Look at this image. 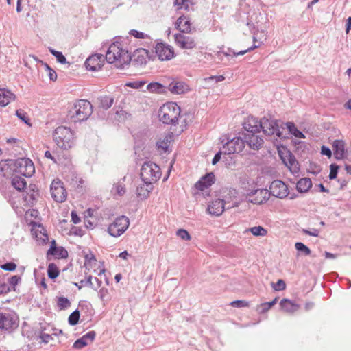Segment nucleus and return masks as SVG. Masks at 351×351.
Returning <instances> with one entry per match:
<instances>
[{"mask_svg":"<svg viewBox=\"0 0 351 351\" xmlns=\"http://www.w3.org/2000/svg\"><path fill=\"white\" fill-rule=\"evenodd\" d=\"M43 66L46 69V70L48 71V75L51 80L56 81L57 79V74L54 70L51 69L49 66L47 64H43Z\"/></svg>","mask_w":351,"mask_h":351,"instance_id":"nucleus-52","label":"nucleus"},{"mask_svg":"<svg viewBox=\"0 0 351 351\" xmlns=\"http://www.w3.org/2000/svg\"><path fill=\"white\" fill-rule=\"evenodd\" d=\"M271 195L269 191L265 189H259L252 191L247 194L248 201L256 204H261L267 202Z\"/></svg>","mask_w":351,"mask_h":351,"instance_id":"nucleus-14","label":"nucleus"},{"mask_svg":"<svg viewBox=\"0 0 351 351\" xmlns=\"http://www.w3.org/2000/svg\"><path fill=\"white\" fill-rule=\"evenodd\" d=\"M18 326V317L13 312H0V329L11 330Z\"/></svg>","mask_w":351,"mask_h":351,"instance_id":"nucleus-9","label":"nucleus"},{"mask_svg":"<svg viewBox=\"0 0 351 351\" xmlns=\"http://www.w3.org/2000/svg\"><path fill=\"white\" fill-rule=\"evenodd\" d=\"M112 191H114V192L118 195L122 196L125 194L126 190H125V185L122 182H119L114 184Z\"/></svg>","mask_w":351,"mask_h":351,"instance_id":"nucleus-42","label":"nucleus"},{"mask_svg":"<svg viewBox=\"0 0 351 351\" xmlns=\"http://www.w3.org/2000/svg\"><path fill=\"white\" fill-rule=\"evenodd\" d=\"M145 84V82L144 81H134L127 83L126 86L133 88L139 89L141 88Z\"/></svg>","mask_w":351,"mask_h":351,"instance_id":"nucleus-51","label":"nucleus"},{"mask_svg":"<svg viewBox=\"0 0 351 351\" xmlns=\"http://www.w3.org/2000/svg\"><path fill=\"white\" fill-rule=\"evenodd\" d=\"M277 301H278V298H276L275 299H274L272 301H271L269 302H265V303L261 304V306L262 308L261 310V312L262 313H264L267 312L274 305H275L277 303Z\"/></svg>","mask_w":351,"mask_h":351,"instance_id":"nucleus-46","label":"nucleus"},{"mask_svg":"<svg viewBox=\"0 0 351 351\" xmlns=\"http://www.w3.org/2000/svg\"><path fill=\"white\" fill-rule=\"evenodd\" d=\"M168 90L173 94H183L189 90L188 86L179 81H173L168 86Z\"/></svg>","mask_w":351,"mask_h":351,"instance_id":"nucleus-26","label":"nucleus"},{"mask_svg":"<svg viewBox=\"0 0 351 351\" xmlns=\"http://www.w3.org/2000/svg\"><path fill=\"white\" fill-rule=\"evenodd\" d=\"M245 138V141L249 147L255 150H258L261 148L264 143L263 138L256 135L254 133L248 134Z\"/></svg>","mask_w":351,"mask_h":351,"instance_id":"nucleus-25","label":"nucleus"},{"mask_svg":"<svg viewBox=\"0 0 351 351\" xmlns=\"http://www.w3.org/2000/svg\"><path fill=\"white\" fill-rule=\"evenodd\" d=\"M21 278L19 276L14 275L9 279V284L15 287L20 282Z\"/></svg>","mask_w":351,"mask_h":351,"instance_id":"nucleus-61","label":"nucleus"},{"mask_svg":"<svg viewBox=\"0 0 351 351\" xmlns=\"http://www.w3.org/2000/svg\"><path fill=\"white\" fill-rule=\"evenodd\" d=\"M71 305L70 301L64 297H60L58 300V306L60 309H65Z\"/></svg>","mask_w":351,"mask_h":351,"instance_id":"nucleus-47","label":"nucleus"},{"mask_svg":"<svg viewBox=\"0 0 351 351\" xmlns=\"http://www.w3.org/2000/svg\"><path fill=\"white\" fill-rule=\"evenodd\" d=\"M108 291L106 288H101L99 292V298L101 300H106L108 296Z\"/></svg>","mask_w":351,"mask_h":351,"instance_id":"nucleus-62","label":"nucleus"},{"mask_svg":"<svg viewBox=\"0 0 351 351\" xmlns=\"http://www.w3.org/2000/svg\"><path fill=\"white\" fill-rule=\"evenodd\" d=\"M259 121L255 119H249L247 123H245V129L250 132V134L256 133L259 132Z\"/></svg>","mask_w":351,"mask_h":351,"instance_id":"nucleus-33","label":"nucleus"},{"mask_svg":"<svg viewBox=\"0 0 351 351\" xmlns=\"http://www.w3.org/2000/svg\"><path fill=\"white\" fill-rule=\"evenodd\" d=\"M47 254H51L57 258H64L68 256V252L63 247H56V242L53 240L51 247L47 251Z\"/></svg>","mask_w":351,"mask_h":351,"instance_id":"nucleus-28","label":"nucleus"},{"mask_svg":"<svg viewBox=\"0 0 351 351\" xmlns=\"http://www.w3.org/2000/svg\"><path fill=\"white\" fill-rule=\"evenodd\" d=\"M287 128H288L289 132L293 135L294 136L299 138H304L305 136L304 134L298 130L295 124L292 122H287L286 123Z\"/></svg>","mask_w":351,"mask_h":351,"instance_id":"nucleus-37","label":"nucleus"},{"mask_svg":"<svg viewBox=\"0 0 351 351\" xmlns=\"http://www.w3.org/2000/svg\"><path fill=\"white\" fill-rule=\"evenodd\" d=\"M40 337L42 341L45 343H48L51 339H52L51 335L47 334V333L41 334Z\"/></svg>","mask_w":351,"mask_h":351,"instance_id":"nucleus-63","label":"nucleus"},{"mask_svg":"<svg viewBox=\"0 0 351 351\" xmlns=\"http://www.w3.org/2000/svg\"><path fill=\"white\" fill-rule=\"evenodd\" d=\"M223 200L227 209L239 206L240 202L238 199V191L235 189H228Z\"/></svg>","mask_w":351,"mask_h":351,"instance_id":"nucleus-19","label":"nucleus"},{"mask_svg":"<svg viewBox=\"0 0 351 351\" xmlns=\"http://www.w3.org/2000/svg\"><path fill=\"white\" fill-rule=\"evenodd\" d=\"M14 171L25 177H31L35 172L33 162L27 158H21L14 161Z\"/></svg>","mask_w":351,"mask_h":351,"instance_id":"nucleus-6","label":"nucleus"},{"mask_svg":"<svg viewBox=\"0 0 351 351\" xmlns=\"http://www.w3.org/2000/svg\"><path fill=\"white\" fill-rule=\"evenodd\" d=\"M49 51L52 55H53L58 62L61 64H66V59L64 56L62 52L56 51L55 49H50Z\"/></svg>","mask_w":351,"mask_h":351,"instance_id":"nucleus-43","label":"nucleus"},{"mask_svg":"<svg viewBox=\"0 0 351 351\" xmlns=\"http://www.w3.org/2000/svg\"><path fill=\"white\" fill-rule=\"evenodd\" d=\"M180 108L174 102L163 104L158 110L159 120L165 124L176 125L180 115Z\"/></svg>","mask_w":351,"mask_h":351,"instance_id":"nucleus-4","label":"nucleus"},{"mask_svg":"<svg viewBox=\"0 0 351 351\" xmlns=\"http://www.w3.org/2000/svg\"><path fill=\"white\" fill-rule=\"evenodd\" d=\"M282 311L289 313H293L300 308V305L289 299H282L280 302Z\"/></svg>","mask_w":351,"mask_h":351,"instance_id":"nucleus-29","label":"nucleus"},{"mask_svg":"<svg viewBox=\"0 0 351 351\" xmlns=\"http://www.w3.org/2000/svg\"><path fill=\"white\" fill-rule=\"evenodd\" d=\"M105 60L106 56L104 57L103 54L95 53L86 59L85 66L88 70L97 71L101 68Z\"/></svg>","mask_w":351,"mask_h":351,"instance_id":"nucleus-16","label":"nucleus"},{"mask_svg":"<svg viewBox=\"0 0 351 351\" xmlns=\"http://www.w3.org/2000/svg\"><path fill=\"white\" fill-rule=\"evenodd\" d=\"M176 27L182 33H190L191 32V21L186 16H181L176 22Z\"/></svg>","mask_w":351,"mask_h":351,"instance_id":"nucleus-22","label":"nucleus"},{"mask_svg":"<svg viewBox=\"0 0 351 351\" xmlns=\"http://www.w3.org/2000/svg\"><path fill=\"white\" fill-rule=\"evenodd\" d=\"M345 142L343 140H335L332 143V149L336 159L342 160L346 155Z\"/></svg>","mask_w":351,"mask_h":351,"instance_id":"nucleus-23","label":"nucleus"},{"mask_svg":"<svg viewBox=\"0 0 351 351\" xmlns=\"http://www.w3.org/2000/svg\"><path fill=\"white\" fill-rule=\"evenodd\" d=\"M32 224V230L31 232L33 235L36 237L38 241H40L42 244L47 242L48 240V235L46 233V230L44 227L36 223L31 222Z\"/></svg>","mask_w":351,"mask_h":351,"instance_id":"nucleus-20","label":"nucleus"},{"mask_svg":"<svg viewBox=\"0 0 351 351\" xmlns=\"http://www.w3.org/2000/svg\"><path fill=\"white\" fill-rule=\"evenodd\" d=\"M271 195L283 199L289 195V189L287 184L279 180H274L269 186Z\"/></svg>","mask_w":351,"mask_h":351,"instance_id":"nucleus-11","label":"nucleus"},{"mask_svg":"<svg viewBox=\"0 0 351 351\" xmlns=\"http://www.w3.org/2000/svg\"><path fill=\"white\" fill-rule=\"evenodd\" d=\"M51 193L53 199L57 202H63L67 197L66 191L63 182L60 180H54L51 184Z\"/></svg>","mask_w":351,"mask_h":351,"instance_id":"nucleus-8","label":"nucleus"},{"mask_svg":"<svg viewBox=\"0 0 351 351\" xmlns=\"http://www.w3.org/2000/svg\"><path fill=\"white\" fill-rule=\"evenodd\" d=\"M245 147L244 141L240 137H236L228 141L223 147L225 154H232L241 152Z\"/></svg>","mask_w":351,"mask_h":351,"instance_id":"nucleus-13","label":"nucleus"},{"mask_svg":"<svg viewBox=\"0 0 351 351\" xmlns=\"http://www.w3.org/2000/svg\"><path fill=\"white\" fill-rule=\"evenodd\" d=\"M153 189L152 183H143L142 185L137 186L136 195L141 199H145L149 197V193Z\"/></svg>","mask_w":351,"mask_h":351,"instance_id":"nucleus-30","label":"nucleus"},{"mask_svg":"<svg viewBox=\"0 0 351 351\" xmlns=\"http://www.w3.org/2000/svg\"><path fill=\"white\" fill-rule=\"evenodd\" d=\"M155 52L160 60H170L174 55L173 49L162 43L156 45Z\"/></svg>","mask_w":351,"mask_h":351,"instance_id":"nucleus-17","label":"nucleus"},{"mask_svg":"<svg viewBox=\"0 0 351 351\" xmlns=\"http://www.w3.org/2000/svg\"><path fill=\"white\" fill-rule=\"evenodd\" d=\"M71 221L77 224L80 222L81 219L80 217L77 215V213L74 211L71 212Z\"/></svg>","mask_w":351,"mask_h":351,"instance_id":"nucleus-64","label":"nucleus"},{"mask_svg":"<svg viewBox=\"0 0 351 351\" xmlns=\"http://www.w3.org/2000/svg\"><path fill=\"white\" fill-rule=\"evenodd\" d=\"M227 209L224 201L221 199H217L212 201L208 206V213L213 216H220Z\"/></svg>","mask_w":351,"mask_h":351,"instance_id":"nucleus-18","label":"nucleus"},{"mask_svg":"<svg viewBox=\"0 0 351 351\" xmlns=\"http://www.w3.org/2000/svg\"><path fill=\"white\" fill-rule=\"evenodd\" d=\"M16 98L15 95L7 88H0V106H5Z\"/></svg>","mask_w":351,"mask_h":351,"instance_id":"nucleus-27","label":"nucleus"},{"mask_svg":"<svg viewBox=\"0 0 351 351\" xmlns=\"http://www.w3.org/2000/svg\"><path fill=\"white\" fill-rule=\"evenodd\" d=\"M295 249L303 255L308 256L311 254V250L306 245L301 242H297L295 244Z\"/></svg>","mask_w":351,"mask_h":351,"instance_id":"nucleus-40","label":"nucleus"},{"mask_svg":"<svg viewBox=\"0 0 351 351\" xmlns=\"http://www.w3.org/2000/svg\"><path fill=\"white\" fill-rule=\"evenodd\" d=\"M38 191L35 185H30L29 191L24 195L23 199L27 206H33L38 197Z\"/></svg>","mask_w":351,"mask_h":351,"instance_id":"nucleus-24","label":"nucleus"},{"mask_svg":"<svg viewBox=\"0 0 351 351\" xmlns=\"http://www.w3.org/2000/svg\"><path fill=\"white\" fill-rule=\"evenodd\" d=\"M330 171L329 174V178L330 180H333L337 178L339 167L337 165L332 164L330 165Z\"/></svg>","mask_w":351,"mask_h":351,"instance_id":"nucleus-53","label":"nucleus"},{"mask_svg":"<svg viewBox=\"0 0 351 351\" xmlns=\"http://www.w3.org/2000/svg\"><path fill=\"white\" fill-rule=\"evenodd\" d=\"M80 319V313L77 310L73 311L69 317V323L71 326H75L78 323Z\"/></svg>","mask_w":351,"mask_h":351,"instance_id":"nucleus-44","label":"nucleus"},{"mask_svg":"<svg viewBox=\"0 0 351 351\" xmlns=\"http://www.w3.org/2000/svg\"><path fill=\"white\" fill-rule=\"evenodd\" d=\"M88 344V342L87 341H86L85 337H84L82 336L81 338L77 339L74 342V343L73 345V348H74L75 349H82L84 347L86 346Z\"/></svg>","mask_w":351,"mask_h":351,"instance_id":"nucleus-45","label":"nucleus"},{"mask_svg":"<svg viewBox=\"0 0 351 351\" xmlns=\"http://www.w3.org/2000/svg\"><path fill=\"white\" fill-rule=\"evenodd\" d=\"M259 130L262 129L265 134L270 136L276 134L277 136L280 137L281 134L278 129V125L276 120L268 119L263 118L259 121Z\"/></svg>","mask_w":351,"mask_h":351,"instance_id":"nucleus-10","label":"nucleus"},{"mask_svg":"<svg viewBox=\"0 0 351 351\" xmlns=\"http://www.w3.org/2000/svg\"><path fill=\"white\" fill-rule=\"evenodd\" d=\"M174 40L177 46L183 49H193L197 45L195 38L181 33L175 34Z\"/></svg>","mask_w":351,"mask_h":351,"instance_id":"nucleus-12","label":"nucleus"},{"mask_svg":"<svg viewBox=\"0 0 351 351\" xmlns=\"http://www.w3.org/2000/svg\"><path fill=\"white\" fill-rule=\"evenodd\" d=\"M16 116L25 123H27L28 119L26 116V113L22 110H17L16 111Z\"/></svg>","mask_w":351,"mask_h":351,"instance_id":"nucleus-57","label":"nucleus"},{"mask_svg":"<svg viewBox=\"0 0 351 351\" xmlns=\"http://www.w3.org/2000/svg\"><path fill=\"white\" fill-rule=\"evenodd\" d=\"M12 185L20 191L26 187L27 182L25 178L15 176L12 179Z\"/></svg>","mask_w":351,"mask_h":351,"instance_id":"nucleus-34","label":"nucleus"},{"mask_svg":"<svg viewBox=\"0 0 351 351\" xmlns=\"http://www.w3.org/2000/svg\"><path fill=\"white\" fill-rule=\"evenodd\" d=\"M96 336V332L93 330L88 332L86 334L84 335L83 337H85L86 341L89 343L93 341Z\"/></svg>","mask_w":351,"mask_h":351,"instance_id":"nucleus-56","label":"nucleus"},{"mask_svg":"<svg viewBox=\"0 0 351 351\" xmlns=\"http://www.w3.org/2000/svg\"><path fill=\"white\" fill-rule=\"evenodd\" d=\"M130 221L128 217L122 215L115 219L108 228V233L114 237L121 236L128 228Z\"/></svg>","mask_w":351,"mask_h":351,"instance_id":"nucleus-7","label":"nucleus"},{"mask_svg":"<svg viewBox=\"0 0 351 351\" xmlns=\"http://www.w3.org/2000/svg\"><path fill=\"white\" fill-rule=\"evenodd\" d=\"M1 268L5 271H14L16 268V265L14 263H6L1 265Z\"/></svg>","mask_w":351,"mask_h":351,"instance_id":"nucleus-54","label":"nucleus"},{"mask_svg":"<svg viewBox=\"0 0 351 351\" xmlns=\"http://www.w3.org/2000/svg\"><path fill=\"white\" fill-rule=\"evenodd\" d=\"M38 215V212L34 209H29L25 213V218L29 220L30 217L36 218Z\"/></svg>","mask_w":351,"mask_h":351,"instance_id":"nucleus-58","label":"nucleus"},{"mask_svg":"<svg viewBox=\"0 0 351 351\" xmlns=\"http://www.w3.org/2000/svg\"><path fill=\"white\" fill-rule=\"evenodd\" d=\"M259 47V45H253L252 47H249L248 49H245V50H243V51H239L237 53L236 52H233L232 54H233V56H240V55H244L245 53H246L248 51H250L256 48H258Z\"/></svg>","mask_w":351,"mask_h":351,"instance_id":"nucleus-59","label":"nucleus"},{"mask_svg":"<svg viewBox=\"0 0 351 351\" xmlns=\"http://www.w3.org/2000/svg\"><path fill=\"white\" fill-rule=\"evenodd\" d=\"M230 305L236 308H241L248 306V302L243 300H235L230 303Z\"/></svg>","mask_w":351,"mask_h":351,"instance_id":"nucleus-55","label":"nucleus"},{"mask_svg":"<svg viewBox=\"0 0 351 351\" xmlns=\"http://www.w3.org/2000/svg\"><path fill=\"white\" fill-rule=\"evenodd\" d=\"M134 57L135 58V61L138 63L141 64H145L147 62V52L145 49H138L135 52Z\"/></svg>","mask_w":351,"mask_h":351,"instance_id":"nucleus-36","label":"nucleus"},{"mask_svg":"<svg viewBox=\"0 0 351 351\" xmlns=\"http://www.w3.org/2000/svg\"><path fill=\"white\" fill-rule=\"evenodd\" d=\"M161 176L160 169L156 163L146 161L141 169V178L145 183H153Z\"/></svg>","mask_w":351,"mask_h":351,"instance_id":"nucleus-5","label":"nucleus"},{"mask_svg":"<svg viewBox=\"0 0 351 351\" xmlns=\"http://www.w3.org/2000/svg\"><path fill=\"white\" fill-rule=\"evenodd\" d=\"M147 89L153 93H163L165 92L166 88L160 83L152 82L147 86Z\"/></svg>","mask_w":351,"mask_h":351,"instance_id":"nucleus-35","label":"nucleus"},{"mask_svg":"<svg viewBox=\"0 0 351 351\" xmlns=\"http://www.w3.org/2000/svg\"><path fill=\"white\" fill-rule=\"evenodd\" d=\"M173 133H168L162 138H160L157 141V147L163 150L164 152H167L168 150L170 143L173 141Z\"/></svg>","mask_w":351,"mask_h":351,"instance_id":"nucleus-31","label":"nucleus"},{"mask_svg":"<svg viewBox=\"0 0 351 351\" xmlns=\"http://www.w3.org/2000/svg\"><path fill=\"white\" fill-rule=\"evenodd\" d=\"M114 103L113 98L105 96L100 99L99 106L105 110L110 108Z\"/></svg>","mask_w":351,"mask_h":351,"instance_id":"nucleus-38","label":"nucleus"},{"mask_svg":"<svg viewBox=\"0 0 351 351\" xmlns=\"http://www.w3.org/2000/svg\"><path fill=\"white\" fill-rule=\"evenodd\" d=\"M272 287L276 291H282L286 288V284L283 280H278L276 283H272Z\"/></svg>","mask_w":351,"mask_h":351,"instance_id":"nucleus-50","label":"nucleus"},{"mask_svg":"<svg viewBox=\"0 0 351 351\" xmlns=\"http://www.w3.org/2000/svg\"><path fill=\"white\" fill-rule=\"evenodd\" d=\"M279 154L283 163L293 173L299 172L300 165L292 153L289 151H286L285 152H280Z\"/></svg>","mask_w":351,"mask_h":351,"instance_id":"nucleus-15","label":"nucleus"},{"mask_svg":"<svg viewBox=\"0 0 351 351\" xmlns=\"http://www.w3.org/2000/svg\"><path fill=\"white\" fill-rule=\"evenodd\" d=\"M47 274L49 278L54 279L59 275V270L57 266L53 263H50L47 268Z\"/></svg>","mask_w":351,"mask_h":351,"instance_id":"nucleus-39","label":"nucleus"},{"mask_svg":"<svg viewBox=\"0 0 351 351\" xmlns=\"http://www.w3.org/2000/svg\"><path fill=\"white\" fill-rule=\"evenodd\" d=\"M53 138L56 145L62 149L71 148L75 144V134L69 128L58 127L53 132Z\"/></svg>","mask_w":351,"mask_h":351,"instance_id":"nucleus-3","label":"nucleus"},{"mask_svg":"<svg viewBox=\"0 0 351 351\" xmlns=\"http://www.w3.org/2000/svg\"><path fill=\"white\" fill-rule=\"evenodd\" d=\"M215 182V175L213 173H208L201 178V179L195 183V188L200 191H204L210 186Z\"/></svg>","mask_w":351,"mask_h":351,"instance_id":"nucleus-21","label":"nucleus"},{"mask_svg":"<svg viewBox=\"0 0 351 351\" xmlns=\"http://www.w3.org/2000/svg\"><path fill=\"white\" fill-rule=\"evenodd\" d=\"M312 186V182L310 178H304L298 180L296 184V189L300 193H306Z\"/></svg>","mask_w":351,"mask_h":351,"instance_id":"nucleus-32","label":"nucleus"},{"mask_svg":"<svg viewBox=\"0 0 351 351\" xmlns=\"http://www.w3.org/2000/svg\"><path fill=\"white\" fill-rule=\"evenodd\" d=\"M176 234L184 241H189L191 239L189 233L184 229H179L177 231Z\"/></svg>","mask_w":351,"mask_h":351,"instance_id":"nucleus-49","label":"nucleus"},{"mask_svg":"<svg viewBox=\"0 0 351 351\" xmlns=\"http://www.w3.org/2000/svg\"><path fill=\"white\" fill-rule=\"evenodd\" d=\"M302 232L307 235L313 236V237H318L319 234V231L317 229L313 228L311 230H308L306 229H304Z\"/></svg>","mask_w":351,"mask_h":351,"instance_id":"nucleus-60","label":"nucleus"},{"mask_svg":"<svg viewBox=\"0 0 351 351\" xmlns=\"http://www.w3.org/2000/svg\"><path fill=\"white\" fill-rule=\"evenodd\" d=\"M106 60L110 64H114L117 68H122L131 61V56L128 50L123 49L121 43H112L108 48Z\"/></svg>","mask_w":351,"mask_h":351,"instance_id":"nucleus-1","label":"nucleus"},{"mask_svg":"<svg viewBox=\"0 0 351 351\" xmlns=\"http://www.w3.org/2000/svg\"><path fill=\"white\" fill-rule=\"evenodd\" d=\"M250 231L254 236L264 237L267 233V231L263 227L260 226L250 228Z\"/></svg>","mask_w":351,"mask_h":351,"instance_id":"nucleus-41","label":"nucleus"},{"mask_svg":"<svg viewBox=\"0 0 351 351\" xmlns=\"http://www.w3.org/2000/svg\"><path fill=\"white\" fill-rule=\"evenodd\" d=\"M92 112L93 106L90 102L86 99H80L69 109L67 119L73 123H80L87 120Z\"/></svg>","mask_w":351,"mask_h":351,"instance_id":"nucleus-2","label":"nucleus"},{"mask_svg":"<svg viewBox=\"0 0 351 351\" xmlns=\"http://www.w3.org/2000/svg\"><path fill=\"white\" fill-rule=\"evenodd\" d=\"M174 3L178 6V9H185L189 10V5L191 4L190 0H175Z\"/></svg>","mask_w":351,"mask_h":351,"instance_id":"nucleus-48","label":"nucleus"}]
</instances>
